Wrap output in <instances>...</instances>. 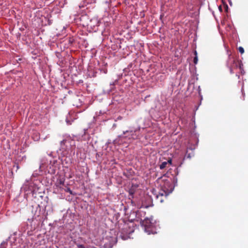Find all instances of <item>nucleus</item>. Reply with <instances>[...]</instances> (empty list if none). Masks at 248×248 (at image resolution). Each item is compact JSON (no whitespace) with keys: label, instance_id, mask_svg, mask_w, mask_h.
I'll return each mask as SVG.
<instances>
[{"label":"nucleus","instance_id":"1","mask_svg":"<svg viewBox=\"0 0 248 248\" xmlns=\"http://www.w3.org/2000/svg\"><path fill=\"white\" fill-rule=\"evenodd\" d=\"M157 181L160 183L161 191L164 193L165 196H168L173 191L175 184L177 182V178L173 177L172 180L171 178H168L166 175H164L159 178Z\"/></svg>","mask_w":248,"mask_h":248},{"label":"nucleus","instance_id":"2","mask_svg":"<svg viewBox=\"0 0 248 248\" xmlns=\"http://www.w3.org/2000/svg\"><path fill=\"white\" fill-rule=\"evenodd\" d=\"M142 225L144 227V230L148 234L153 233L152 227L153 224L151 223L149 219H144L142 221Z\"/></svg>","mask_w":248,"mask_h":248},{"label":"nucleus","instance_id":"3","mask_svg":"<svg viewBox=\"0 0 248 248\" xmlns=\"http://www.w3.org/2000/svg\"><path fill=\"white\" fill-rule=\"evenodd\" d=\"M167 197V196H165L164 193L162 191L160 192L158 194L155 195L156 200L160 203H162L164 201V199H166Z\"/></svg>","mask_w":248,"mask_h":248},{"label":"nucleus","instance_id":"4","mask_svg":"<svg viewBox=\"0 0 248 248\" xmlns=\"http://www.w3.org/2000/svg\"><path fill=\"white\" fill-rule=\"evenodd\" d=\"M64 179L63 178H59L57 179L55 185L57 187H61L62 186H63L64 183Z\"/></svg>","mask_w":248,"mask_h":248},{"label":"nucleus","instance_id":"5","mask_svg":"<svg viewBox=\"0 0 248 248\" xmlns=\"http://www.w3.org/2000/svg\"><path fill=\"white\" fill-rule=\"evenodd\" d=\"M135 190L133 188H131L129 190V199L131 200V202L133 205H135V204L134 203V202L131 200V199L133 198L134 197V194L135 193Z\"/></svg>","mask_w":248,"mask_h":248},{"label":"nucleus","instance_id":"6","mask_svg":"<svg viewBox=\"0 0 248 248\" xmlns=\"http://www.w3.org/2000/svg\"><path fill=\"white\" fill-rule=\"evenodd\" d=\"M190 150L191 152L188 153V151H187L186 152L185 157H186V158L190 159L192 156H194V153L193 150L192 149H191Z\"/></svg>","mask_w":248,"mask_h":248},{"label":"nucleus","instance_id":"7","mask_svg":"<svg viewBox=\"0 0 248 248\" xmlns=\"http://www.w3.org/2000/svg\"><path fill=\"white\" fill-rule=\"evenodd\" d=\"M168 166V163L166 161H164L161 163V164L159 165V168L161 170H163L166 168Z\"/></svg>","mask_w":248,"mask_h":248},{"label":"nucleus","instance_id":"8","mask_svg":"<svg viewBox=\"0 0 248 248\" xmlns=\"http://www.w3.org/2000/svg\"><path fill=\"white\" fill-rule=\"evenodd\" d=\"M195 57H194V63L195 64H197V62H198V57H197V52L195 51Z\"/></svg>","mask_w":248,"mask_h":248},{"label":"nucleus","instance_id":"9","mask_svg":"<svg viewBox=\"0 0 248 248\" xmlns=\"http://www.w3.org/2000/svg\"><path fill=\"white\" fill-rule=\"evenodd\" d=\"M238 50L241 53V54H243L244 53V49L242 46H239L238 47Z\"/></svg>","mask_w":248,"mask_h":248},{"label":"nucleus","instance_id":"10","mask_svg":"<svg viewBox=\"0 0 248 248\" xmlns=\"http://www.w3.org/2000/svg\"><path fill=\"white\" fill-rule=\"evenodd\" d=\"M90 247L91 246L86 248L84 245H82V244H80V245H78V248H90Z\"/></svg>","mask_w":248,"mask_h":248},{"label":"nucleus","instance_id":"11","mask_svg":"<svg viewBox=\"0 0 248 248\" xmlns=\"http://www.w3.org/2000/svg\"><path fill=\"white\" fill-rule=\"evenodd\" d=\"M166 162L167 163H168V165H171L172 164V159L171 158H169L168 160Z\"/></svg>","mask_w":248,"mask_h":248},{"label":"nucleus","instance_id":"12","mask_svg":"<svg viewBox=\"0 0 248 248\" xmlns=\"http://www.w3.org/2000/svg\"><path fill=\"white\" fill-rule=\"evenodd\" d=\"M66 191L69 192L70 194H72V191L70 190V189L69 188H68L66 190Z\"/></svg>","mask_w":248,"mask_h":248},{"label":"nucleus","instance_id":"13","mask_svg":"<svg viewBox=\"0 0 248 248\" xmlns=\"http://www.w3.org/2000/svg\"><path fill=\"white\" fill-rule=\"evenodd\" d=\"M133 135V139H136L137 138V136L136 135Z\"/></svg>","mask_w":248,"mask_h":248},{"label":"nucleus","instance_id":"14","mask_svg":"<svg viewBox=\"0 0 248 248\" xmlns=\"http://www.w3.org/2000/svg\"><path fill=\"white\" fill-rule=\"evenodd\" d=\"M128 132V131H126L125 132H124V134H126V133Z\"/></svg>","mask_w":248,"mask_h":248},{"label":"nucleus","instance_id":"15","mask_svg":"<svg viewBox=\"0 0 248 248\" xmlns=\"http://www.w3.org/2000/svg\"><path fill=\"white\" fill-rule=\"evenodd\" d=\"M242 66H241V65H240V70H242Z\"/></svg>","mask_w":248,"mask_h":248}]
</instances>
